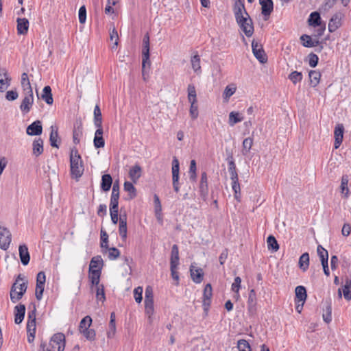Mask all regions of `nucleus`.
Listing matches in <instances>:
<instances>
[{
    "instance_id": "obj_36",
    "label": "nucleus",
    "mask_w": 351,
    "mask_h": 351,
    "mask_svg": "<svg viewBox=\"0 0 351 351\" xmlns=\"http://www.w3.org/2000/svg\"><path fill=\"white\" fill-rule=\"evenodd\" d=\"M299 267L306 271L309 266V254L307 252L302 254L299 258Z\"/></svg>"
},
{
    "instance_id": "obj_29",
    "label": "nucleus",
    "mask_w": 351,
    "mask_h": 351,
    "mask_svg": "<svg viewBox=\"0 0 351 351\" xmlns=\"http://www.w3.org/2000/svg\"><path fill=\"white\" fill-rule=\"evenodd\" d=\"M112 178L110 174L103 175L101 176V189L104 192L108 191L112 186Z\"/></svg>"
},
{
    "instance_id": "obj_38",
    "label": "nucleus",
    "mask_w": 351,
    "mask_h": 351,
    "mask_svg": "<svg viewBox=\"0 0 351 351\" xmlns=\"http://www.w3.org/2000/svg\"><path fill=\"white\" fill-rule=\"evenodd\" d=\"M94 125L96 128L102 127V115L98 104L94 108Z\"/></svg>"
},
{
    "instance_id": "obj_53",
    "label": "nucleus",
    "mask_w": 351,
    "mask_h": 351,
    "mask_svg": "<svg viewBox=\"0 0 351 351\" xmlns=\"http://www.w3.org/2000/svg\"><path fill=\"white\" fill-rule=\"evenodd\" d=\"M109 327L111 331L107 332V336L108 338H111L112 335H114L116 331V324H115V314L114 313H112L110 315V320L109 323Z\"/></svg>"
},
{
    "instance_id": "obj_3",
    "label": "nucleus",
    "mask_w": 351,
    "mask_h": 351,
    "mask_svg": "<svg viewBox=\"0 0 351 351\" xmlns=\"http://www.w3.org/2000/svg\"><path fill=\"white\" fill-rule=\"evenodd\" d=\"M27 289V281L23 282L22 283L17 285V280H15L11 287L10 292V296L12 302L16 303L18 301H19L25 293Z\"/></svg>"
},
{
    "instance_id": "obj_8",
    "label": "nucleus",
    "mask_w": 351,
    "mask_h": 351,
    "mask_svg": "<svg viewBox=\"0 0 351 351\" xmlns=\"http://www.w3.org/2000/svg\"><path fill=\"white\" fill-rule=\"evenodd\" d=\"M252 49L254 56L261 63H265L267 61V56L263 48V46L253 40L252 42Z\"/></svg>"
},
{
    "instance_id": "obj_19",
    "label": "nucleus",
    "mask_w": 351,
    "mask_h": 351,
    "mask_svg": "<svg viewBox=\"0 0 351 351\" xmlns=\"http://www.w3.org/2000/svg\"><path fill=\"white\" fill-rule=\"evenodd\" d=\"M104 130L101 128H97V130L95 133V136L93 139V143L95 148H102L105 145V141L103 138Z\"/></svg>"
},
{
    "instance_id": "obj_9",
    "label": "nucleus",
    "mask_w": 351,
    "mask_h": 351,
    "mask_svg": "<svg viewBox=\"0 0 351 351\" xmlns=\"http://www.w3.org/2000/svg\"><path fill=\"white\" fill-rule=\"evenodd\" d=\"M50 344L53 348H55V346H57V351H64L66 346L65 335L62 332L54 334L51 338Z\"/></svg>"
},
{
    "instance_id": "obj_31",
    "label": "nucleus",
    "mask_w": 351,
    "mask_h": 351,
    "mask_svg": "<svg viewBox=\"0 0 351 351\" xmlns=\"http://www.w3.org/2000/svg\"><path fill=\"white\" fill-rule=\"evenodd\" d=\"M170 265H180L179 247L176 244L173 245L171 247Z\"/></svg>"
},
{
    "instance_id": "obj_59",
    "label": "nucleus",
    "mask_w": 351,
    "mask_h": 351,
    "mask_svg": "<svg viewBox=\"0 0 351 351\" xmlns=\"http://www.w3.org/2000/svg\"><path fill=\"white\" fill-rule=\"evenodd\" d=\"M106 250H108V257L110 260H115L120 256V251L117 247H109L108 249H106Z\"/></svg>"
},
{
    "instance_id": "obj_20",
    "label": "nucleus",
    "mask_w": 351,
    "mask_h": 351,
    "mask_svg": "<svg viewBox=\"0 0 351 351\" xmlns=\"http://www.w3.org/2000/svg\"><path fill=\"white\" fill-rule=\"evenodd\" d=\"M19 251L21 263L25 266L27 265L30 260V255L28 251L27 246L25 244L20 245L19 247Z\"/></svg>"
},
{
    "instance_id": "obj_56",
    "label": "nucleus",
    "mask_w": 351,
    "mask_h": 351,
    "mask_svg": "<svg viewBox=\"0 0 351 351\" xmlns=\"http://www.w3.org/2000/svg\"><path fill=\"white\" fill-rule=\"evenodd\" d=\"M178 266L179 265H170L171 276L172 278L176 281V285H179L180 280L179 273L178 271Z\"/></svg>"
},
{
    "instance_id": "obj_39",
    "label": "nucleus",
    "mask_w": 351,
    "mask_h": 351,
    "mask_svg": "<svg viewBox=\"0 0 351 351\" xmlns=\"http://www.w3.org/2000/svg\"><path fill=\"white\" fill-rule=\"evenodd\" d=\"M30 311L28 312L27 314V324H31L30 326H32V324H36V306L35 303L32 302L30 304L29 306Z\"/></svg>"
},
{
    "instance_id": "obj_4",
    "label": "nucleus",
    "mask_w": 351,
    "mask_h": 351,
    "mask_svg": "<svg viewBox=\"0 0 351 351\" xmlns=\"http://www.w3.org/2000/svg\"><path fill=\"white\" fill-rule=\"evenodd\" d=\"M24 98L20 105V110L23 114H27L34 104L33 90L23 91Z\"/></svg>"
},
{
    "instance_id": "obj_45",
    "label": "nucleus",
    "mask_w": 351,
    "mask_h": 351,
    "mask_svg": "<svg viewBox=\"0 0 351 351\" xmlns=\"http://www.w3.org/2000/svg\"><path fill=\"white\" fill-rule=\"evenodd\" d=\"M92 324V318L89 315L85 316L80 322L79 331L82 332V330H85L90 328Z\"/></svg>"
},
{
    "instance_id": "obj_16",
    "label": "nucleus",
    "mask_w": 351,
    "mask_h": 351,
    "mask_svg": "<svg viewBox=\"0 0 351 351\" xmlns=\"http://www.w3.org/2000/svg\"><path fill=\"white\" fill-rule=\"evenodd\" d=\"M350 180V176L347 174H343L341 178V184H340V193L342 195V197L345 199H348L350 197V192L348 188V182Z\"/></svg>"
},
{
    "instance_id": "obj_30",
    "label": "nucleus",
    "mask_w": 351,
    "mask_h": 351,
    "mask_svg": "<svg viewBox=\"0 0 351 351\" xmlns=\"http://www.w3.org/2000/svg\"><path fill=\"white\" fill-rule=\"evenodd\" d=\"M191 64L193 71L197 75H200L202 73V68L200 65V56L196 53L194 56H193L191 58Z\"/></svg>"
},
{
    "instance_id": "obj_41",
    "label": "nucleus",
    "mask_w": 351,
    "mask_h": 351,
    "mask_svg": "<svg viewBox=\"0 0 351 351\" xmlns=\"http://www.w3.org/2000/svg\"><path fill=\"white\" fill-rule=\"evenodd\" d=\"M104 261L101 256H96L92 258L90 265L89 270H96L99 267H103Z\"/></svg>"
},
{
    "instance_id": "obj_47",
    "label": "nucleus",
    "mask_w": 351,
    "mask_h": 351,
    "mask_svg": "<svg viewBox=\"0 0 351 351\" xmlns=\"http://www.w3.org/2000/svg\"><path fill=\"white\" fill-rule=\"evenodd\" d=\"M31 324H27V341L29 343H32L35 338V334H36V325L32 324V326H30Z\"/></svg>"
},
{
    "instance_id": "obj_54",
    "label": "nucleus",
    "mask_w": 351,
    "mask_h": 351,
    "mask_svg": "<svg viewBox=\"0 0 351 351\" xmlns=\"http://www.w3.org/2000/svg\"><path fill=\"white\" fill-rule=\"evenodd\" d=\"M302 77V73L296 71L291 72L288 76V79L290 80L294 84L301 82Z\"/></svg>"
},
{
    "instance_id": "obj_10",
    "label": "nucleus",
    "mask_w": 351,
    "mask_h": 351,
    "mask_svg": "<svg viewBox=\"0 0 351 351\" xmlns=\"http://www.w3.org/2000/svg\"><path fill=\"white\" fill-rule=\"evenodd\" d=\"M199 195L204 201H206L208 195V184L206 172L204 171L201 174L200 182L199 184Z\"/></svg>"
},
{
    "instance_id": "obj_5",
    "label": "nucleus",
    "mask_w": 351,
    "mask_h": 351,
    "mask_svg": "<svg viewBox=\"0 0 351 351\" xmlns=\"http://www.w3.org/2000/svg\"><path fill=\"white\" fill-rule=\"evenodd\" d=\"M149 36L148 34H145L143 39L142 49V68L143 71L147 64H150L149 61Z\"/></svg>"
},
{
    "instance_id": "obj_46",
    "label": "nucleus",
    "mask_w": 351,
    "mask_h": 351,
    "mask_svg": "<svg viewBox=\"0 0 351 351\" xmlns=\"http://www.w3.org/2000/svg\"><path fill=\"white\" fill-rule=\"evenodd\" d=\"M124 190L129 193L130 199H132L136 196V189L133 184L130 182L126 181L123 185Z\"/></svg>"
},
{
    "instance_id": "obj_34",
    "label": "nucleus",
    "mask_w": 351,
    "mask_h": 351,
    "mask_svg": "<svg viewBox=\"0 0 351 351\" xmlns=\"http://www.w3.org/2000/svg\"><path fill=\"white\" fill-rule=\"evenodd\" d=\"M308 75L310 79V85L312 87L317 86L319 84L321 78L320 72L316 70H312L309 71Z\"/></svg>"
},
{
    "instance_id": "obj_23",
    "label": "nucleus",
    "mask_w": 351,
    "mask_h": 351,
    "mask_svg": "<svg viewBox=\"0 0 351 351\" xmlns=\"http://www.w3.org/2000/svg\"><path fill=\"white\" fill-rule=\"evenodd\" d=\"M83 134V128L81 122H76L73 131V141L77 145L80 143V138Z\"/></svg>"
},
{
    "instance_id": "obj_42",
    "label": "nucleus",
    "mask_w": 351,
    "mask_h": 351,
    "mask_svg": "<svg viewBox=\"0 0 351 351\" xmlns=\"http://www.w3.org/2000/svg\"><path fill=\"white\" fill-rule=\"evenodd\" d=\"M267 247L269 250L276 252L279 250V245L276 239L273 235H269L267 239Z\"/></svg>"
},
{
    "instance_id": "obj_44",
    "label": "nucleus",
    "mask_w": 351,
    "mask_h": 351,
    "mask_svg": "<svg viewBox=\"0 0 351 351\" xmlns=\"http://www.w3.org/2000/svg\"><path fill=\"white\" fill-rule=\"evenodd\" d=\"M252 145L253 138L252 137H247L243 140L242 145L243 155L245 156L250 152Z\"/></svg>"
},
{
    "instance_id": "obj_58",
    "label": "nucleus",
    "mask_w": 351,
    "mask_h": 351,
    "mask_svg": "<svg viewBox=\"0 0 351 351\" xmlns=\"http://www.w3.org/2000/svg\"><path fill=\"white\" fill-rule=\"evenodd\" d=\"M96 299L97 301L102 302L106 300L104 286L103 285L96 288Z\"/></svg>"
},
{
    "instance_id": "obj_15",
    "label": "nucleus",
    "mask_w": 351,
    "mask_h": 351,
    "mask_svg": "<svg viewBox=\"0 0 351 351\" xmlns=\"http://www.w3.org/2000/svg\"><path fill=\"white\" fill-rule=\"evenodd\" d=\"M343 132H344V127L343 124H337L335 128L334 131V136H335V143L334 147L335 149H338L341 144L342 143L343 138Z\"/></svg>"
},
{
    "instance_id": "obj_32",
    "label": "nucleus",
    "mask_w": 351,
    "mask_h": 351,
    "mask_svg": "<svg viewBox=\"0 0 351 351\" xmlns=\"http://www.w3.org/2000/svg\"><path fill=\"white\" fill-rule=\"evenodd\" d=\"M41 98L49 105H51L53 104V99L51 88L49 86H45L43 88Z\"/></svg>"
},
{
    "instance_id": "obj_51",
    "label": "nucleus",
    "mask_w": 351,
    "mask_h": 351,
    "mask_svg": "<svg viewBox=\"0 0 351 351\" xmlns=\"http://www.w3.org/2000/svg\"><path fill=\"white\" fill-rule=\"evenodd\" d=\"M21 86L23 88V91H27V90H32L31 84H30L29 78H28V75L26 73H23L21 75Z\"/></svg>"
},
{
    "instance_id": "obj_64",
    "label": "nucleus",
    "mask_w": 351,
    "mask_h": 351,
    "mask_svg": "<svg viewBox=\"0 0 351 351\" xmlns=\"http://www.w3.org/2000/svg\"><path fill=\"white\" fill-rule=\"evenodd\" d=\"M318 62L319 58L316 54L311 53L308 55V64L311 67L315 68L317 65Z\"/></svg>"
},
{
    "instance_id": "obj_21",
    "label": "nucleus",
    "mask_w": 351,
    "mask_h": 351,
    "mask_svg": "<svg viewBox=\"0 0 351 351\" xmlns=\"http://www.w3.org/2000/svg\"><path fill=\"white\" fill-rule=\"evenodd\" d=\"M11 78L5 69L0 71V92H4L10 86Z\"/></svg>"
},
{
    "instance_id": "obj_43",
    "label": "nucleus",
    "mask_w": 351,
    "mask_h": 351,
    "mask_svg": "<svg viewBox=\"0 0 351 351\" xmlns=\"http://www.w3.org/2000/svg\"><path fill=\"white\" fill-rule=\"evenodd\" d=\"M188 92V100L189 103H197V94L196 89L193 84H190L188 85L187 88Z\"/></svg>"
},
{
    "instance_id": "obj_62",
    "label": "nucleus",
    "mask_w": 351,
    "mask_h": 351,
    "mask_svg": "<svg viewBox=\"0 0 351 351\" xmlns=\"http://www.w3.org/2000/svg\"><path fill=\"white\" fill-rule=\"evenodd\" d=\"M101 247L103 249L108 248V234L105 230H101Z\"/></svg>"
},
{
    "instance_id": "obj_2",
    "label": "nucleus",
    "mask_w": 351,
    "mask_h": 351,
    "mask_svg": "<svg viewBox=\"0 0 351 351\" xmlns=\"http://www.w3.org/2000/svg\"><path fill=\"white\" fill-rule=\"evenodd\" d=\"M70 168L72 178L78 180L84 172V165L81 156L76 148L71 149L70 154Z\"/></svg>"
},
{
    "instance_id": "obj_24",
    "label": "nucleus",
    "mask_w": 351,
    "mask_h": 351,
    "mask_svg": "<svg viewBox=\"0 0 351 351\" xmlns=\"http://www.w3.org/2000/svg\"><path fill=\"white\" fill-rule=\"evenodd\" d=\"M43 141L41 138H35L32 143V154L38 156L43 153Z\"/></svg>"
},
{
    "instance_id": "obj_40",
    "label": "nucleus",
    "mask_w": 351,
    "mask_h": 351,
    "mask_svg": "<svg viewBox=\"0 0 351 351\" xmlns=\"http://www.w3.org/2000/svg\"><path fill=\"white\" fill-rule=\"evenodd\" d=\"M243 120V117H242L239 112L232 111L230 112L228 123L230 126H233L237 123L241 122Z\"/></svg>"
},
{
    "instance_id": "obj_52",
    "label": "nucleus",
    "mask_w": 351,
    "mask_h": 351,
    "mask_svg": "<svg viewBox=\"0 0 351 351\" xmlns=\"http://www.w3.org/2000/svg\"><path fill=\"white\" fill-rule=\"evenodd\" d=\"M154 204L156 216L158 219H159L161 215L162 206L159 197L156 194H154Z\"/></svg>"
},
{
    "instance_id": "obj_55",
    "label": "nucleus",
    "mask_w": 351,
    "mask_h": 351,
    "mask_svg": "<svg viewBox=\"0 0 351 351\" xmlns=\"http://www.w3.org/2000/svg\"><path fill=\"white\" fill-rule=\"evenodd\" d=\"M232 189L234 191V197L236 200L241 202V186L239 182L232 183Z\"/></svg>"
},
{
    "instance_id": "obj_61",
    "label": "nucleus",
    "mask_w": 351,
    "mask_h": 351,
    "mask_svg": "<svg viewBox=\"0 0 351 351\" xmlns=\"http://www.w3.org/2000/svg\"><path fill=\"white\" fill-rule=\"evenodd\" d=\"M241 278L239 276L235 277L234 282L232 284L231 289L233 292L236 293L237 296H239V291L241 288Z\"/></svg>"
},
{
    "instance_id": "obj_26",
    "label": "nucleus",
    "mask_w": 351,
    "mask_h": 351,
    "mask_svg": "<svg viewBox=\"0 0 351 351\" xmlns=\"http://www.w3.org/2000/svg\"><path fill=\"white\" fill-rule=\"evenodd\" d=\"M142 169L138 164L132 166L129 171V176L133 182L136 183L141 176Z\"/></svg>"
},
{
    "instance_id": "obj_50",
    "label": "nucleus",
    "mask_w": 351,
    "mask_h": 351,
    "mask_svg": "<svg viewBox=\"0 0 351 351\" xmlns=\"http://www.w3.org/2000/svg\"><path fill=\"white\" fill-rule=\"evenodd\" d=\"M144 303L145 313L148 316L149 322H152V316L154 313V301L144 302Z\"/></svg>"
},
{
    "instance_id": "obj_7",
    "label": "nucleus",
    "mask_w": 351,
    "mask_h": 351,
    "mask_svg": "<svg viewBox=\"0 0 351 351\" xmlns=\"http://www.w3.org/2000/svg\"><path fill=\"white\" fill-rule=\"evenodd\" d=\"M213 296V289L210 284H206L204 287L203 291V297H202V306L204 311L206 313H208L210 304H211V298Z\"/></svg>"
},
{
    "instance_id": "obj_12",
    "label": "nucleus",
    "mask_w": 351,
    "mask_h": 351,
    "mask_svg": "<svg viewBox=\"0 0 351 351\" xmlns=\"http://www.w3.org/2000/svg\"><path fill=\"white\" fill-rule=\"evenodd\" d=\"M343 17V14L341 12H337L329 20L328 23V31L330 32H335L341 25V20Z\"/></svg>"
},
{
    "instance_id": "obj_28",
    "label": "nucleus",
    "mask_w": 351,
    "mask_h": 351,
    "mask_svg": "<svg viewBox=\"0 0 351 351\" xmlns=\"http://www.w3.org/2000/svg\"><path fill=\"white\" fill-rule=\"evenodd\" d=\"M308 23L310 26H313L314 27L321 26L322 19L320 14L317 11L311 12L309 15Z\"/></svg>"
},
{
    "instance_id": "obj_37",
    "label": "nucleus",
    "mask_w": 351,
    "mask_h": 351,
    "mask_svg": "<svg viewBox=\"0 0 351 351\" xmlns=\"http://www.w3.org/2000/svg\"><path fill=\"white\" fill-rule=\"evenodd\" d=\"M322 317L327 324L332 321V305L330 302H326V306L323 310Z\"/></svg>"
},
{
    "instance_id": "obj_13",
    "label": "nucleus",
    "mask_w": 351,
    "mask_h": 351,
    "mask_svg": "<svg viewBox=\"0 0 351 351\" xmlns=\"http://www.w3.org/2000/svg\"><path fill=\"white\" fill-rule=\"evenodd\" d=\"M259 3L261 5V14L267 20L274 10V2L272 0H259Z\"/></svg>"
},
{
    "instance_id": "obj_1",
    "label": "nucleus",
    "mask_w": 351,
    "mask_h": 351,
    "mask_svg": "<svg viewBox=\"0 0 351 351\" xmlns=\"http://www.w3.org/2000/svg\"><path fill=\"white\" fill-rule=\"evenodd\" d=\"M233 12L235 19L240 28L247 37H250L254 33L252 20L247 12L244 0H235L233 5Z\"/></svg>"
},
{
    "instance_id": "obj_63",
    "label": "nucleus",
    "mask_w": 351,
    "mask_h": 351,
    "mask_svg": "<svg viewBox=\"0 0 351 351\" xmlns=\"http://www.w3.org/2000/svg\"><path fill=\"white\" fill-rule=\"evenodd\" d=\"M237 348L239 349V351H241L242 350L247 349V351H251V347L250 343L245 340V339H240L237 341Z\"/></svg>"
},
{
    "instance_id": "obj_17",
    "label": "nucleus",
    "mask_w": 351,
    "mask_h": 351,
    "mask_svg": "<svg viewBox=\"0 0 351 351\" xmlns=\"http://www.w3.org/2000/svg\"><path fill=\"white\" fill-rule=\"evenodd\" d=\"M190 275L192 280L196 284L201 283L204 279V271L202 269L195 267L193 265L190 266Z\"/></svg>"
},
{
    "instance_id": "obj_60",
    "label": "nucleus",
    "mask_w": 351,
    "mask_h": 351,
    "mask_svg": "<svg viewBox=\"0 0 351 351\" xmlns=\"http://www.w3.org/2000/svg\"><path fill=\"white\" fill-rule=\"evenodd\" d=\"M256 294L254 289H251L247 300V305L249 308H252L256 305Z\"/></svg>"
},
{
    "instance_id": "obj_27",
    "label": "nucleus",
    "mask_w": 351,
    "mask_h": 351,
    "mask_svg": "<svg viewBox=\"0 0 351 351\" xmlns=\"http://www.w3.org/2000/svg\"><path fill=\"white\" fill-rule=\"evenodd\" d=\"M295 300H298V302H301L302 303H304L306 298H307V293H306V289L304 286L299 285L295 287Z\"/></svg>"
},
{
    "instance_id": "obj_33",
    "label": "nucleus",
    "mask_w": 351,
    "mask_h": 351,
    "mask_svg": "<svg viewBox=\"0 0 351 351\" xmlns=\"http://www.w3.org/2000/svg\"><path fill=\"white\" fill-rule=\"evenodd\" d=\"M302 45L305 47H313L319 45L318 40H313L311 37L307 34H303L300 36Z\"/></svg>"
},
{
    "instance_id": "obj_25",
    "label": "nucleus",
    "mask_w": 351,
    "mask_h": 351,
    "mask_svg": "<svg viewBox=\"0 0 351 351\" xmlns=\"http://www.w3.org/2000/svg\"><path fill=\"white\" fill-rule=\"evenodd\" d=\"M51 132L49 135L50 145L53 147L58 148V141L59 139L58 128L56 125H51L50 127Z\"/></svg>"
},
{
    "instance_id": "obj_35",
    "label": "nucleus",
    "mask_w": 351,
    "mask_h": 351,
    "mask_svg": "<svg viewBox=\"0 0 351 351\" xmlns=\"http://www.w3.org/2000/svg\"><path fill=\"white\" fill-rule=\"evenodd\" d=\"M344 298L350 301L351 300V280L347 278L341 289Z\"/></svg>"
},
{
    "instance_id": "obj_22",
    "label": "nucleus",
    "mask_w": 351,
    "mask_h": 351,
    "mask_svg": "<svg viewBox=\"0 0 351 351\" xmlns=\"http://www.w3.org/2000/svg\"><path fill=\"white\" fill-rule=\"evenodd\" d=\"M16 22L18 34L21 35L26 34L29 29V21L25 18H18Z\"/></svg>"
},
{
    "instance_id": "obj_14",
    "label": "nucleus",
    "mask_w": 351,
    "mask_h": 351,
    "mask_svg": "<svg viewBox=\"0 0 351 351\" xmlns=\"http://www.w3.org/2000/svg\"><path fill=\"white\" fill-rule=\"evenodd\" d=\"M26 132L29 136H38L43 132L42 123L36 120L29 125L26 129Z\"/></svg>"
},
{
    "instance_id": "obj_49",
    "label": "nucleus",
    "mask_w": 351,
    "mask_h": 351,
    "mask_svg": "<svg viewBox=\"0 0 351 351\" xmlns=\"http://www.w3.org/2000/svg\"><path fill=\"white\" fill-rule=\"evenodd\" d=\"M237 87L234 84H230L227 86L223 93V97L224 100L228 101L230 97L234 94L236 92Z\"/></svg>"
},
{
    "instance_id": "obj_11",
    "label": "nucleus",
    "mask_w": 351,
    "mask_h": 351,
    "mask_svg": "<svg viewBox=\"0 0 351 351\" xmlns=\"http://www.w3.org/2000/svg\"><path fill=\"white\" fill-rule=\"evenodd\" d=\"M226 160L228 161V169L230 175L232 183L239 182L237 169L232 154H230Z\"/></svg>"
},
{
    "instance_id": "obj_18",
    "label": "nucleus",
    "mask_w": 351,
    "mask_h": 351,
    "mask_svg": "<svg viewBox=\"0 0 351 351\" xmlns=\"http://www.w3.org/2000/svg\"><path fill=\"white\" fill-rule=\"evenodd\" d=\"M25 306L23 304H19L14 308V322L20 324L24 319L25 315Z\"/></svg>"
},
{
    "instance_id": "obj_57",
    "label": "nucleus",
    "mask_w": 351,
    "mask_h": 351,
    "mask_svg": "<svg viewBox=\"0 0 351 351\" xmlns=\"http://www.w3.org/2000/svg\"><path fill=\"white\" fill-rule=\"evenodd\" d=\"M81 334L88 341H94L96 337V332L94 329L88 328L85 330H82Z\"/></svg>"
},
{
    "instance_id": "obj_48",
    "label": "nucleus",
    "mask_w": 351,
    "mask_h": 351,
    "mask_svg": "<svg viewBox=\"0 0 351 351\" xmlns=\"http://www.w3.org/2000/svg\"><path fill=\"white\" fill-rule=\"evenodd\" d=\"M317 252L320 258L321 263H325L326 261L328 262V252L321 245L317 246Z\"/></svg>"
},
{
    "instance_id": "obj_6",
    "label": "nucleus",
    "mask_w": 351,
    "mask_h": 351,
    "mask_svg": "<svg viewBox=\"0 0 351 351\" xmlns=\"http://www.w3.org/2000/svg\"><path fill=\"white\" fill-rule=\"evenodd\" d=\"M12 241V234L10 230L5 227L0 226V248L7 250Z\"/></svg>"
}]
</instances>
